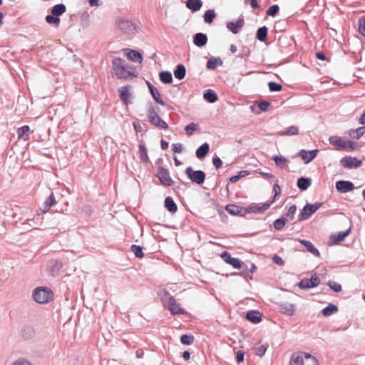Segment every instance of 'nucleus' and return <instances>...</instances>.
Listing matches in <instances>:
<instances>
[{"mask_svg":"<svg viewBox=\"0 0 365 365\" xmlns=\"http://www.w3.org/2000/svg\"><path fill=\"white\" fill-rule=\"evenodd\" d=\"M338 311V308L333 304H329L327 307L324 308L322 313L324 316L329 317Z\"/></svg>","mask_w":365,"mask_h":365,"instance_id":"38","label":"nucleus"},{"mask_svg":"<svg viewBox=\"0 0 365 365\" xmlns=\"http://www.w3.org/2000/svg\"><path fill=\"white\" fill-rule=\"evenodd\" d=\"M194 337L191 335L184 334L180 337V342L185 345H190L193 342Z\"/></svg>","mask_w":365,"mask_h":365,"instance_id":"48","label":"nucleus"},{"mask_svg":"<svg viewBox=\"0 0 365 365\" xmlns=\"http://www.w3.org/2000/svg\"><path fill=\"white\" fill-rule=\"evenodd\" d=\"M199 126L197 124L191 123L185 126V130L186 131L187 135L190 136L192 135L193 132L197 130Z\"/></svg>","mask_w":365,"mask_h":365,"instance_id":"45","label":"nucleus"},{"mask_svg":"<svg viewBox=\"0 0 365 365\" xmlns=\"http://www.w3.org/2000/svg\"><path fill=\"white\" fill-rule=\"evenodd\" d=\"M222 65V61L220 58L211 57L207 62L206 66L209 69H215L218 66Z\"/></svg>","mask_w":365,"mask_h":365,"instance_id":"27","label":"nucleus"},{"mask_svg":"<svg viewBox=\"0 0 365 365\" xmlns=\"http://www.w3.org/2000/svg\"><path fill=\"white\" fill-rule=\"evenodd\" d=\"M118 29L126 35L134 34L136 30V25L130 20L126 19H118L116 21Z\"/></svg>","mask_w":365,"mask_h":365,"instance_id":"7","label":"nucleus"},{"mask_svg":"<svg viewBox=\"0 0 365 365\" xmlns=\"http://www.w3.org/2000/svg\"><path fill=\"white\" fill-rule=\"evenodd\" d=\"M30 132V128L28 125H24L17 129V135L19 138H24L25 136H28Z\"/></svg>","mask_w":365,"mask_h":365,"instance_id":"42","label":"nucleus"},{"mask_svg":"<svg viewBox=\"0 0 365 365\" xmlns=\"http://www.w3.org/2000/svg\"><path fill=\"white\" fill-rule=\"evenodd\" d=\"M341 165L346 168H356L361 165L362 162L360 160L356 159V158L352 157H345L341 159Z\"/></svg>","mask_w":365,"mask_h":365,"instance_id":"12","label":"nucleus"},{"mask_svg":"<svg viewBox=\"0 0 365 365\" xmlns=\"http://www.w3.org/2000/svg\"><path fill=\"white\" fill-rule=\"evenodd\" d=\"M319 283L320 279L317 274H314L310 279H302L298 284V287L302 289H307L317 287Z\"/></svg>","mask_w":365,"mask_h":365,"instance_id":"10","label":"nucleus"},{"mask_svg":"<svg viewBox=\"0 0 365 365\" xmlns=\"http://www.w3.org/2000/svg\"><path fill=\"white\" fill-rule=\"evenodd\" d=\"M185 174L192 182L197 185H201L205 182V173L202 170H194L191 167H187Z\"/></svg>","mask_w":365,"mask_h":365,"instance_id":"8","label":"nucleus"},{"mask_svg":"<svg viewBox=\"0 0 365 365\" xmlns=\"http://www.w3.org/2000/svg\"><path fill=\"white\" fill-rule=\"evenodd\" d=\"M272 159L274 160L276 165L280 168H284L287 162V160L282 156L274 155Z\"/></svg>","mask_w":365,"mask_h":365,"instance_id":"43","label":"nucleus"},{"mask_svg":"<svg viewBox=\"0 0 365 365\" xmlns=\"http://www.w3.org/2000/svg\"><path fill=\"white\" fill-rule=\"evenodd\" d=\"M212 163L217 169L221 168L222 165V162L221 159L217 156H215L212 158Z\"/></svg>","mask_w":365,"mask_h":365,"instance_id":"61","label":"nucleus"},{"mask_svg":"<svg viewBox=\"0 0 365 365\" xmlns=\"http://www.w3.org/2000/svg\"><path fill=\"white\" fill-rule=\"evenodd\" d=\"M348 134L352 138L359 139L365 133L362 127H359L356 129L349 130Z\"/></svg>","mask_w":365,"mask_h":365,"instance_id":"33","label":"nucleus"},{"mask_svg":"<svg viewBox=\"0 0 365 365\" xmlns=\"http://www.w3.org/2000/svg\"><path fill=\"white\" fill-rule=\"evenodd\" d=\"M128 58L133 62L141 63L143 61V56L140 55V53L138 51H137L135 50H131L128 53Z\"/></svg>","mask_w":365,"mask_h":365,"instance_id":"35","label":"nucleus"},{"mask_svg":"<svg viewBox=\"0 0 365 365\" xmlns=\"http://www.w3.org/2000/svg\"><path fill=\"white\" fill-rule=\"evenodd\" d=\"M229 264L235 269H240L242 267L243 262L240 259L233 257Z\"/></svg>","mask_w":365,"mask_h":365,"instance_id":"53","label":"nucleus"},{"mask_svg":"<svg viewBox=\"0 0 365 365\" xmlns=\"http://www.w3.org/2000/svg\"><path fill=\"white\" fill-rule=\"evenodd\" d=\"M150 93L156 103H158V104H160L161 106L165 105L164 101L160 98V95L158 90L155 87V88L151 87Z\"/></svg>","mask_w":365,"mask_h":365,"instance_id":"40","label":"nucleus"},{"mask_svg":"<svg viewBox=\"0 0 365 365\" xmlns=\"http://www.w3.org/2000/svg\"><path fill=\"white\" fill-rule=\"evenodd\" d=\"M318 152L319 150L317 149L309 151L301 150L299 152V156L304 161L305 163H309L317 156Z\"/></svg>","mask_w":365,"mask_h":365,"instance_id":"15","label":"nucleus"},{"mask_svg":"<svg viewBox=\"0 0 365 365\" xmlns=\"http://www.w3.org/2000/svg\"><path fill=\"white\" fill-rule=\"evenodd\" d=\"M322 205V202H317L314 204H307L299 215V221L308 219Z\"/></svg>","mask_w":365,"mask_h":365,"instance_id":"9","label":"nucleus"},{"mask_svg":"<svg viewBox=\"0 0 365 365\" xmlns=\"http://www.w3.org/2000/svg\"><path fill=\"white\" fill-rule=\"evenodd\" d=\"M336 188L340 192H347L354 189V184L350 181L340 180L336 182Z\"/></svg>","mask_w":365,"mask_h":365,"instance_id":"14","label":"nucleus"},{"mask_svg":"<svg viewBox=\"0 0 365 365\" xmlns=\"http://www.w3.org/2000/svg\"><path fill=\"white\" fill-rule=\"evenodd\" d=\"M328 286L336 292H339L342 289L341 284L335 282L329 281L328 282Z\"/></svg>","mask_w":365,"mask_h":365,"instance_id":"52","label":"nucleus"},{"mask_svg":"<svg viewBox=\"0 0 365 365\" xmlns=\"http://www.w3.org/2000/svg\"><path fill=\"white\" fill-rule=\"evenodd\" d=\"M279 308L282 313L288 316L292 315L295 311L294 305L289 303L281 304Z\"/></svg>","mask_w":365,"mask_h":365,"instance_id":"22","label":"nucleus"},{"mask_svg":"<svg viewBox=\"0 0 365 365\" xmlns=\"http://www.w3.org/2000/svg\"><path fill=\"white\" fill-rule=\"evenodd\" d=\"M130 88V86H122L118 89L120 98L126 105L128 103L129 98L131 96V94L129 92Z\"/></svg>","mask_w":365,"mask_h":365,"instance_id":"18","label":"nucleus"},{"mask_svg":"<svg viewBox=\"0 0 365 365\" xmlns=\"http://www.w3.org/2000/svg\"><path fill=\"white\" fill-rule=\"evenodd\" d=\"M245 352L242 350H239L236 355V361L240 364L244 361Z\"/></svg>","mask_w":365,"mask_h":365,"instance_id":"58","label":"nucleus"},{"mask_svg":"<svg viewBox=\"0 0 365 365\" xmlns=\"http://www.w3.org/2000/svg\"><path fill=\"white\" fill-rule=\"evenodd\" d=\"M159 78L161 82L163 83H171L173 82V76L169 71H161L159 73Z\"/></svg>","mask_w":365,"mask_h":365,"instance_id":"31","label":"nucleus"},{"mask_svg":"<svg viewBox=\"0 0 365 365\" xmlns=\"http://www.w3.org/2000/svg\"><path fill=\"white\" fill-rule=\"evenodd\" d=\"M186 6L189 9L195 12L201 9L202 2L201 0H187Z\"/></svg>","mask_w":365,"mask_h":365,"instance_id":"25","label":"nucleus"},{"mask_svg":"<svg viewBox=\"0 0 365 365\" xmlns=\"http://www.w3.org/2000/svg\"><path fill=\"white\" fill-rule=\"evenodd\" d=\"M225 210L232 215L242 216L245 214V208L232 204L227 205Z\"/></svg>","mask_w":365,"mask_h":365,"instance_id":"16","label":"nucleus"},{"mask_svg":"<svg viewBox=\"0 0 365 365\" xmlns=\"http://www.w3.org/2000/svg\"><path fill=\"white\" fill-rule=\"evenodd\" d=\"M112 68L114 73L118 78L127 79L128 77L137 76L138 73L135 72H130L127 70L126 62L124 59L120 58H115L112 61Z\"/></svg>","mask_w":365,"mask_h":365,"instance_id":"1","label":"nucleus"},{"mask_svg":"<svg viewBox=\"0 0 365 365\" xmlns=\"http://www.w3.org/2000/svg\"><path fill=\"white\" fill-rule=\"evenodd\" d=\"M131 250L138 258H142L144 255L143 250L139 245H133L131 246Z\"/></svg>","mask_w":365,"mask_h":365,"instance_id":"46","label":"nucleus"},{"mask_svg":"<svg viewBox=\"0 0 365 365\" xmlns=\"http://www.w3.org/2000/svg\"><path fill=\"white\" fill-rule=\"evenodd\" d=\"M268 86L270 91H280L282 88L281 84L271 81L268 83Z\"/></svg>","mask_w":365,"mask_h":365,"instance_id":"51","label":"nucleus"},{"mask_svg":"<svg viewBox=\"0 0 365 365\" xmlns=\"http://www.w3.org/2000/svg\"><path fill=\"white\" fill-rule=\"evenodd\" d=\"M66 7L63 4H56L53 6L51 9V14L55 16H61L65 13Z\"/></svg>","mask_w":365,"mask_h":365,"instance_id":"32","label":"nucleus"},{"mask_svg":"<svg viewBox=\"0 0 365 365\" xmlns=\"http://www.w3.org/2000/svg\"><path fill=\"white\" fill-rule=\"evenodd\" d=\"M286 222L287 220L284 217L278 218L274 222V227L277 230H281L284 227Z\"/></svg>","mask_w":365,"mask_h":365,"instance_id":"44","label":"nucleus"},{"mask_svg":"<svg viewBox=\"0 0 365 365\" xmlns=\"http://www.w3.org/2000/svg\"><path fill=\"white\" fill-rule=\"evenodd\" d=\"M291 365H319L317 359L312 355L305 352L292 354L290 360Z\"/></svg>","mask_w":365,"mask_h":365,"instance_id":"2","label":"nucleus"},{"mask_svg":"<svg viewBox=\"0 0 365 365\" xmlns=\"http://www.w3.org/2000/svg\"><path fill=\"white\" fill-rule=\"evenodd\" d=\"M279 9L278 5H272L267 10L266 14L268 16H274L278 13Z\"/></svg>","mask_w":365,"mask_h":365,"instance_id":"50","label":"nucleus"},{"mask_svg":"<svg viewBox=\"0 0 365 365\" xmlns=\"http://www.w3.org/2000/svg\"><path fill=\"white\" fill-rule=\"evenodd\" d=\"M269 105L270 103L268 101H263L259 103L258 107L261 110L266 111L268 109Z\"/></svg>","mask_w":365,"mask_h":365,"instance_id":"60","label":"nucleus"},{"mask_svg":"<svg viewBox=\"0 0 365 365\" xmlns=\"http://www.w3.org/2000/svg\"><path fill=\"white\" fill-rule=\"evenodd\" d=\"M300 242L307 248V250L312 253L315 257H319L320 254L319 250L314 246V245L308 240H301Z\"/></svg>","mask_w":365,"mask_h":365,"instance_id":"23","label":"nucleus"},{"mask_svg":"<svg viewBox=\"0 0 365 365\" xmlns=\"http://www.w3.org/2000/svg\"><path fill=\"white\" fill-rule=\"evenodd\" d=\"M204 98L209 103H215L217 101V96L212 90H207L203 95Z\"/></svg>","mask_w":365,"mask_h":365,"instance_id":"37","label":"nucleus"},{"mask_svg":"<svg viewBox=\"0 0 365 365\" xmlns=\"http://www.w3.org/2000/svg\"><path fill=\"white\" fill-rule=\"evenodd\" d=\"M272 259H273V261L277 264H278V265H283L284 264L283 259L280 257H279L278 255H274Z\"/></svg>","mask_w":365,"mask_h":365,"instance_id":"63","label":"nucleus"},{"mask_svg":"<svg viewBox=\"0 0 365 365\" xmlns=\"http://www.w3.org/2000/svg\"><path fill=\"white\" fill-rule=\"evenodd\" d=\"M173 150L174 153H180L182 151V145L180 143L173 145Z\"/></svg>","mask_w":365,"mask_h":365,"instance_id":"62","label":"nucleus"},{"mask_svg":"<svg viewBox=\"0 0 365 365\" xmlns=\"http://www.w3.org/2000/svg\"><path fill=\"white\" fill-rule=\"evenodd\" d=\"M273 192H274V195L272 200L270 201V202H272V204L275 201L276 197L279 195L281 193V187L278 184H274L273 185Z\"/></svg>","mask_w":365,"mask_h":365,"instance_id":"55","label":"nucleus"},{"mask_svg":"<svg viewBox=\"0 0 365 365\" xmlns=\"http://www.w3.org/2000/svg\"><path fill=\"white\" fill-rule=\"evenodd\" d=\"M359 32L365 37V18H360L358 21Z\"/></svg>","mask_w":365,"mask_h":365,"instance_id":"49","label":"nucleus"},{"mask_svg":"<svg viewBox=\"0 0 365 365\" xmlns=\"http://www.w3.org/2000/svg\"><path fill=\"white\" fill-rule=\"evenodd\" d=\"M272 205V202L264 203L259 206L258 205H251L245 207V213H262L268 210Z\"/></svg>","mask_w":365,"mask_h":365,"instance_id":"13","label":"nucleus"},{"mask_svg":"<svg viewBox=\"0 0 365 365\" xmlns=\"http://www.w3.org/2000/svg\"><path fill=\"white\" fill-rule=\"evenodd\" d=\"M162 302L164 305H168V309L173 314H178L185 313V310L180 307L175 299L168 292L164 290L162 292Z\"/></svg>","mask_w":365,"mask_h":365,"instance_id":"5","label":"nucleus"},{"mask_svg":"<svg viewBox=\"0 0 365 365\" xmlns=\"http://www.w3.org/2000/svg\"><path fill=\"white\" fill-rule=\"evenodd\" d=\"M311 185V180L304 177L298 179L297 186L302 190H307Z\"/></svg>","mask_w":365,"mask_h":365,"instance_id":"30","label":"nucleus"},{"mask_svg":"<svg viewBox=\"0 0 365 365\" xmlns=\"http://www.w3.org/2000/svg\"><path fill=\"white\" fill-rule=\"evenodd\" d=\"M165 207L170 212H175L178 210L177 205L171 197H167L165 200Z\"/></svg>","mask_w":365,"mask_h":365,"instance_id":"28","label":"nucleus"},{"mask_svg":"<svg viewBox=\"0 0 365 365\" xmlns=\"http://www.w3.org/2000/svg\"><path fill=\"white\" fill-rule=\"evenodd\" d=\"M53 291L46 287H38L32 293L34 300L38 304H46L53 300Z\"/></svg>","mask_w":365,"mask_h":365,"instance_id":"3","label":"nucleus"},{"mask_svg":"<svg viewBox=\"0 0 365 365\" xmlns=\"http://www.w3.org/2000/svg\"><path fill=\"white\" fill-rule=\"evenodd\" d=\"M351 227L344 232H339L337 234H333L330 236V240L332 243L336 244L343 241L345 237L350 233Z\"/></svg>","mask_w":365,"mask_h":365,"instance_id":"17","label":"nucleus"},{"mask_svg":"<svg viewBox=\"0 0 365 365\" xmlns=\"http://www.w3.org/2000/svg\"><path fill=\"white\" fill-rule=\"evenodd\" d=\"M267 349V345H261L260 346L257 347L255 351V354L262 357L264 355Z\"/></svg>","mask_w":365,"mask_h":365,"instance_id":"54","label":"nucleus"},{"mask_svg":"<svg viewBox=\"0 0 365 365\" xmlns=\"http://www.w3.org/2000/svg\"><path fill=\"white\" fill-rule=\"evenodd\" d=\"M299 133V129L295 125H292L289 127L286 130H282L279 133V135H295Z\"/></svg>","mask_w":365,"mask_h":365,"instance_id":"39","label":"nucleus"},{"mask_svg":"<svg viewBox=\"0 0 365 365\" xmlns=\"http://www.w3.org/2000/svg\"><path fill=\"white\" fill-rule=\"evenodd\" d=\"M12 365H32L31 362L24 359H19L15 361Z\"/></svg>","mask_w":365,"mask_h":365,"instance_id":"59","label":"nucleus"},{"mask_svg":"<svg viewBox=\"0 0 365 365\" xmlns=\"http://www.w3.org/2000/svg\"><path fill=\"white\" fill-rule=\"evenodd\" d=\"M216 16V14L213 9L207 10L204 14V21L207 24H211Z\"/></svg>","mask_w":365,"mask_h":365,"instance_id":"41","label":"nucleus"},{"mask_svg":"<svg viewBox=\"0 0 365 365\" xmlns=\"http://www.w3.org/2000/svg\"><path fill=\"white\" fill-rule=\"evenodd\" d=\"M296 211H297L296 205H293L290 206V207L289 208L288 212L287 213V216L289 217L290 219H292L294 214L296 213Z\"/></svg>","mask_w":365,"mask_h":365,"instance_id":"57","label":"nucleus"},{"mask_svg":"<svg viewBox=\"0 0 365 365\" xmlns=\"http://www.w3.org/2000/svg\"><path fill=\"white\" fill-rule=\"evenodd\" d=\"M46 21L49 24H55L56 26H58L60 23V19L55 15H47L46 16Z\"/></svg>","mask_w":365,"mask_h":365,"instance_id":"47","label":"nucleus"},{"mask_svg":"<svg viewBox=\"0 0 365 365\" xmlns=\"http://www.w3.org/2000/svg\"><path fill=\"white\" fill-rule=\"evenodd\" d=\"M221 257L224 259V261L227 263V264H230V262H231V260L232 259L233 257H231L230 254L227 252V251H224L222 255H221Z\"/></svg>","mask_w":365,"mask_h":365,"instance_id":"56","label":"nucleus"},{"mask_svg":"<svg viewBox=\"0 0 365 365\" xmlns=\"http://www.w3.org/2000/svg\"><path fill=\"white\" fill-rule=\"evenodd\" d=\"M159 112L160 108L158 106H154L153 103H150L147 112L149 122L155 127L161 129H168V125L160 118L158 114Z\"/></svg>","mask_w":365,"mask_h":365,"instance_id":"4","label":"nucleus"},{"mask_svg":"<svg viewBox=\"0 0 365 365\" xmlns=\"http://www.w3.org/2000/svg\"><path fill=\"white\" fill-rule=\"evenodd\" d=\"M359 123L361 125H365V110H364L362 115L359 117Z\"/></svg>","mask_w":365,"mask_h":365,"instance_id":"64","label":"nucleus"},{"mask_svg":"<svg viewBox=\"0 0 365 365\" xmlns=\"http://www.w3.org/2000/svg\"><path fill=\"white\" fill-rule=\"evenodd\" d=\"M139 154H140V158L141 161L144 163H147L149 160V157L148 155V151L144 145H139Z\"/></svg>","mask_w":365,"mask_h":365,"instance_id":"34","label":"nucleus"},{"mask_svg":"<svg viewBox=\"0 0 365 365\" xmlns=\"http://www.w3.org/2000/svg\"><path fill=\"white\" fill-rule=\"evenodd\" d=\"M207 41V36L202 33H197L193 37V43L198 47L204 46Z\"/></svg>","mask_w":365,"mask_h":365,"instance_id":"21","label":"nucleus"},{"mask_svg":"<svg viewBox=\"0 0 365 365\" xmlns=\"http://www.w3.org/2000/svg\"><path fill=\"white\" fill-rule=\"evenodd\" d=\"M329 143L338 150H354L356 143L351 140H344L341 137L331 136L329 138Z\"/></svg>","mask_w":365,"mask_h":365,"instance_id":"6","label":"nucleus"},{"mask_svg":"<svg viewBox=\"0 0 365 365\" xmlns=\"http://www.w3.org/2000/svg\"><path fill=\"white\" fill-rule=\"evenodd\" d=\"M157 177L160 182L165 186H171L173 181L170 176L168 170L163 167L158 168Z\"/></svg>","mask_w":365,"mask_h":365,"instance_id":"11","label":"nucleus"},{"mask_svg":"<svg viewBox=\"0 0 365 365\" xmlns=\"http://www.w3.org/2000/svg\"><path fill=\"white\" fill-rule=\"evenodd\" d=\"M186 69L184 65L178 64L174 70V76L177 79L182 80L185 78Z\"/></svg>","mask_w":365,"mask_h":365,"instance_id":"26","label":"nucleus"},{"mask_svg":"<svg viewBox=\"0 0 365 365\" xmlns=\"http://www.w3.org/2000/svg\"><path fill=\"white\" fill-rule=\"evenodd\" d=\"M268 29L266 26H262L258 29L256 34V38L259 41H264L267 36Z\"/></svg>","mask_w":365,"mask_h":365,"instance_id":"36","label":"nucleus"},{"mask_svg":"<svg viewBox=\"0 0 365 365\" xmlns=\"http://www.w3.org/2000/svg\"><path fill=\"white\" fill-rule=\"evenodd\" d=\"M210 150V145L208 143H205L201 146H200L196 150V156L199 159L204 158L207 154L208 153Z\"/></svg>","mask_w":365,"mask_h":365,"instance_id":"24","label":"nucleus"},{"mask_svg":"<svg viewBox=\"0 0 365 365\" xmlns=\"http://www.w3.org/2000/svg\"><path fill=\"white\" fill-rule=\"evenodd\" d=\"M56 203V201L54 195H53V192H51L50 194V195L48 196V197L43 202V212H48L49 210L50 207L53 205H55Z\"/></svg>","mask_w":365,"mask_h":365,"instance_id":"29","label":"nucleus"},{"mask_svg":"<svg viewBox=\"0 0 365 365\" xmlns=\"http://www.w3.org/2000/svg\"><path fill=\"white\" fill-rule=\"evenodd\" d=\"M244 25V20L242 19H238L236 22H227V28L233 34H236L239 32L240 29Z\"/></svg>","mask_w":365,"mask_h":365,"instance_id":"20","label":"nucleus"},{"mask_svg":"<svg viewBox=\"0 0 365 365\" xmlns=\"http://www.w3.org/2000/svg\"><path fill=\"white\" fill-rule=\"evenodd\" d=\"M246 318L250 322L257 324L262 320V314L258 311L250 310L247 312Z\"/></svg>","mask_w":365,"mask_h":365,"instance_id":"19","label":"nucleus"}]
</instances>
